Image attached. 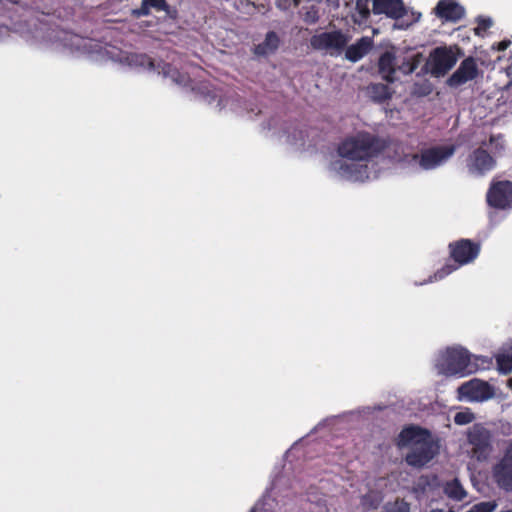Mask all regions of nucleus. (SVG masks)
<instances>
[{"instance_id": "nucleus-15", "label": "nucleus", "mask_w": 512, "mask_h": 512, "mask_svg": "<svg viewBox=\"0 0 512 512\" xmlns=\"http://www.w3.org/2000/svg\"><path fill=\"white\" fill-rule=\"evenodd\" d=\"M397 71L396 55L394 48L384 51L378 59V72L382 79L388 83L396 81L395 73Z\"/></svg>"}, {"instance_id": "nucleus-26", "label": "nucleus", "mask_w": 512, "mask_h": 512, "mask_svg": "<svg viewBox=\"0 0 512 512\" xmlns=\"http://www.w3.org/2000/svg\"><path fill=\"white\" fill-rule=\"evenodd\" d=\"M386 512H410L409 504L403 500H395L394 502L387 503L385 506Z\"/></svg>"}, {"instance_id": "nucleus-19", "label": "nucleus", "mask_w": 512, "mask_h": 512, "mask_svg": "<svg viewBox=\"0 0 512 512\" xmlns=\"http://www.w3.org/2000/svg\"><path fill=\"white\" fill-rule=\"evenodd\" d=\"M280 45V38L274 31H269L265 35V39L262 43H259L254 47V54L257 56H268L277 51Z\"/></svg>"}, {"instance_id": "nucleus-33", "label": "nucleus", "mask_w": 512, "mask_h": 512, "mask_svg": "<svg viewBox=\"0 0 512 512\" xmlns=\"http://www.w3.org/2000/svg\"><path fill=\"white\" fill-rule=\"evenodd\" d=\"M443 352H452V353H455V352H469L467 348L463 347L462 345L460 344H453V345H450V346H447Z\"/></svg>"}, {"instance_id": "nucleus-7", "label": "nucleus", "mask_w": 512, "mask_h": 512, "mask_svg": "<svg viewBox=\"0 0 512 512\" xmlns=\"http://www.w3.org/2000/svg\"><path fill=\"white\" fill-rule=\"evenodd\" d=\"M349 39V36L341 30H334L313 35L310 39V45L314 50L329 51L331 54V51L340 53L347 46Z\"/></svg>"}, {"instance_id": "nucleus-20", "label": "nucleus", "mask_w": 512, "mask_h": 512, "mask_svg": "<svg viewBox=\"0 0 512 512\" xmlns=\"http://www.w3.org/2000/svg\"><path fill=\"white\" fill-rule=\"evenodd\" d=\"M334 169L338 171L342 176H345L350 179L358 180L362 176L367 175V165H356V164H347L342 161H337L333 164Z\"/></svg>"}, {"instance_id": "nucleus-2", "label": "nucleus", "mask_w": 512, "mask_h": 512, "mask_svg": "<svg viewBox=\"0 0 512 512\" xmlns=\"http://www.w3.org/2000/svg\"><path fill=\"white\" fill-rule=\"evenodd\" d=\"M398 445L410 448L406 455V462L414 467L424 466L437 453L429 433L417 427L404 429L399 435Z\"/></svg>"}, {"instance_id": "nucleus-31", "label": "nucleus", "mask_w": 512, "mask_h": 512, "mask_svg": "<svg viewBox=\"0 0 512 512\" xmlns=\"http://www.w3.org/2000/svg\"><path fill=\"white\" fill-rule=\"evenodd\" d=\"M303 20L307 24H315L319 20L318 10L316 8L312 7L310 10H308L304 14Z\"/></svg>"}, {"instance_id": "nucleus-16", "label": "nucleus", "mask_w": 512, "mask_h": 512, "mask_svg": "<svg viewBox=\"0 0 512 512\" xmlns=\"http://www.w3.org/2000/svg\"><path fill=\"white\" fill-rule=\"evenodd\" d=\"M464 9L454 0H440L435 7L437 17L457 22L464 16Z\"/></svg>"}, {"instance_id": "nucleus-34", "label": "nucleus", "mask_w": 512, "mask_h": 512, "mask_svg": "<svg viewBox=\"0 0 512 512\" xmlns=\"http://www.w3.org/2000/svg\"><path fill=\"white\" fill-rule=\"evenodd\" d=\"M511 44V41L510 40H502L500 41L498 44H497V47L496 49L498 51H505L509 45Z\"/></svg>"}, {"instance_id": "nucleus-18", "label": "nucleus", "mask_w": 512, "mask_h": 512, "mask_svg": "<svg viewBox=\"0 0 512 512\" xmlns=\"http://www.w3.org/2000/svg\"><path fill=\"white\" fill-rule=\"evenodd\" d=\"M158 73L162 74L165 78H170L174 83L180 86H189L191 78L187 73L179 71L170 63L162 62L158 65Z\"/></svg>"}, {"instance_id": "nucleus-32", "label": "nucleus", "mask_w": 512, "mask_h": 512, "mask_svg": "<svg viewBox=\"0 0 512 512\" xmlns=\"http://www.w3.org/2000/svg\"><path fill=\"white\" fill-rule=\"evenodd\" d=\"M368 0H356V7L359 10L360 14L364 17L368 16L370 11L367 7Z\"/></svg>"}, {"instance_id": "nucleus-27", "label": "nucleus", "mask_w": 512, "mask_h": 512, "mask_svg": "<svg viewBox=\"0 0 512 512\" xmlns=\"http://www.w3.org/2000/svg\"><path fill=\"white\" fill-rule=\"evenodd\" d=\"M473 420L474 414L469 410L457 412L454 416V422L458 425H466L471 423Z\"/></svg>"}, {"instance_id": "nucleus-1", "label": "nucleus", "mask_w": 512, "mask_h": 512, "mask_svg": "<svg viewBox=\"0 0 512 512\" xmlns=\"http://www.w3.org/2000/svg\"><path fill=\"white\" fill-rule=\"evenodd\" d=\"M389 146L386 139L366 132L359 131L345 137L338 145L340 157L357 162H368L382 154Z\"/></svg>"}, {"instance_id": "nucleus-24", "label": "nucleus", "mask_w": 512, "mask_h": 512, "mask_svg": "<svg viewBox=\"0 0 512 512\" xmlns=\"http://www.w3.org/2000/svg\"><path fill=\"white\" fill-rule=\"evenodd\" d=\"M423 59V55L421 53H416L411 57L404 58L402 62L397 65V70H399L403 75L412 74L420 65Z\"/></svg>"}, {"instance_id": "nucleus-30", "label": "nucleus", "mask_w": 512, "mask_h": 512, "mask_svg": "<svg viewBox=\"0 0 512 512\" xmlns=\"http://www.w3.org/2000/svg\"><path fill=\"white\" fill-rule=\"evenodd\" d=\"M490 144L493 146L495 152H500L504 149V137L503 135H492L490 137Z\"/></svg>"}, {"instance_id": "nucleus-39", "label": "nucleus", "mask_w": 512, "mask_h": 512, "mask_svg": "<svg viewBox=\"0 0 512 512\" xmlns=\"http://www.w3.org/2000/svg\"><path fill=\"white\" fill-rule=\"evenodd\" d=\"M149 65H150V66H153V62H152V60H151V59H149Z\"/></svg>"}, {"instance_id": "nucleus-22", "label": "nucleus", "mask_w": 512, "mask_h": 512, "mask_svg": "<svg viewBox=\"0 0 512 512\" xmlns=\"http://www.w3.org/2000/svg\"><path fill=\"white\" fill-rule=\"evenodd\" d=\"M151 8L157 11H168L169 5L166 0H142L140 7L133 10V16L137 18L147 16Z\"/></svg>"}, {"instance_id": "nucleus-35", "label": "nucleus", "mask_w": 512, "mask_h": 512, "mask_svg": "<svg viewBox=\"0 0 512 512\" xmlns=\"http://www.w3.org/2000/svg\"><path fill=\"white\" fill-rule=\"evenodd\" d=\"M420 14H415L414 12H411V18L405 22L406 27L410 26L414 22H416L419 18Z\"/></svg>"}, {"instance_id": "nucleus-8", "label": "nucleus", "mask_w": 512, "mask_h": 512, "mask_svg": "<svg viewBox=\"0 0 512 512\" xmlns=\"http://www.w3.org/2000/svg\"><path fill=\"white\" fill-rule=\"evenodd\" d=\"M438 371L445 375H466L476 369L470 365L468 354H443L437 363Z\"/></svg>"}, {"instance_id": "nucleus-25", "label": "nucleus", "mask_w": 512, "mask_h": 512, "mask_svg": "<svg viewBox=\"0 0 512 512\" xmlns=\"http://www.w3.org/2000/svg\"><path fill=\"white\" fill-rule=\"evenodd\" d=\"M496 362L500 373L508 374L512 371V354H497Z\"/></svg>"}, {"instance_id": "nucleus-17", "label": "nucleus", "mask_w": 512, "mask_h": 512, "mask_svg": "<svg viewBox=\"0 0 512 512\" xmlns=\"http://www.w3.org/2000/svg\"><path fill=\"white\" fill-rule=\"evenodd\" d=\"M373 47V41L370 37L363 36L356 43L346 46L345 57L351 62H357L362 59Z\"/></svg>"}, {"instance_id": "nucleus-37", "label": "nucleus", "mask_w": 512, "mask_h": 512, "mask_svg": "<svg viewBox=\"0 0 512 512\" xmlns=\"http://www.w3.org/2000/svg\"><path fill=\"white\" fill-rule=\"evenodd\" d=\"M508 383H509V386H510V387H512V379H510V380L508 381Z\"/></svg>"}, {"instance_id": "nucleus-21", "label": "nucleus", "mask_w": 512, "mask_h": 512, "mask_svg": "<svg viewBox=\"0 0 512 512\" xmlns=\"http://www.w3.org/2000/svg\"><path fill=\"white\" fill-rule=\"evenodd\" d=\"M367 94L377 103H384L392 98V91L390 87L383 83H371L367 87Z\"/></svg>"}, {"instance_id": "nucleus-14", "label": "nucleus", "mask_w": 512, "mask_h": 512, "mask_svg": "<svg viewBox=\"0 0 512 512\" xmlns=\"http://www.w3.org/2000/svg\"><path fill=\"white\" fill-rule=\"evenodd\" d=\"M495 159L482 147L473 151L469 157V169L478 175H483L495 167Z\"/></svg>"}, {"instance_id": "nucleus-9", "label": "nucleus", "mask_w": 512, "mask_h": 512, "mask_svg": "<svg viewBox=\"0 0 512 512\" xmlns=\"http://www.w3.org/2000/svg\"><path fill=\"white\" fill-rule=\"evenodd\" d=\"M486 200L488 205L495 209L512 208V181H492Z\"/></svg>"}, {"instance_id": "nucleus-23", "label": "nucleus", "mask_w": 512, "mask_h": 512, "mask_svg": "<svg viewBox=\"0 0 512 512\" xmlns=\"http://www.w3.org/2000/svg\"><path fill=\"white\" fill-rule=\"evenodd\" d=\"M444 492L448 498L454 501H462L467 496V492L457 479L447 482L444 486Z\"/></svg>"}, {"instance_id": "nucleus-40", "label": "nucleus", "mask_w": 512, "mask_h": 512, "mask_svg": "<svg viewBox=\"0 0 512 512\" xmlns=\"http://www.w3.org/2000/svg\"><path fill=\"white\" fill-rule=\"evenodd\" d=\"M502 512H512L511 510H508V511H502Z\"/></svg>"}, {"instance_id": "nucleus-5", "label": "nucleus", "mask_w": 512, "mask_h": 512, "mask_svg": "<svg viewBox=\"0 0 512 512\" xmlns=\"http://www.w3.org/2000/svg\"><path fill=\"white\" fill-rule=\"evenodd\" d=\"M455 151L456 146L453 144L432 146L413 154L412 160L417 162L423 170H433L443 165Z\"/></svg>"}, {"instance_id": "nucleus-36", "label": "nucleus", "mask_w": 512, "mask_h": 512, "mask_svg": "<svg viewBox=\"0 0 512 512\" xmlns=\"http://www.w3.org/2000/svg\"><path fill=\"white\" fill-rule=\"evenodd\" d=\"M499 352H511L512 353V343L510 344V346L508 348L503 346Z\"/></svg>"}, {"instance_id": "nucleus-13", "label": "nucleus", "mask_w": 512, "mask_h": 512, "mask_svg": "<svg viewBox=\"0 0 512 512\" xmlns=\"http://www.w3.org/2000/svg\"><path fill=\"white\" fill-rule=\"evenodd\" d=\"M493 476L500 487L512 490V444L503 458L494 466Z\"/></svg>"}, {"instance_id": "nucleus-29", "label": "nucleus", "mask_w": 512, "mask_h": 512, "mask_svg": "<svg viewBox=\"0 0 512 512\" xmlns=\"http://www.w3.org/2000/svg\"><path fill=\"white\" fill-rule=\"evenodd\" d=\"M496 507H497V505L494 501L481 502L479 504L474 505L467 512H493ZM449 512H454V511L450 510Z\"/></svg>"}, {"instance_id": "nucleus-4", "label": "nucleus", "mask_w": 512, "mask_h": 512, "mask_svg": "<svg viewBox=\"0 0 512 512\" xmlns=\"http://www.w3.org/2000/svg\"><path fill=\"white\" fill-rule=\"evenodd\" d=\"M456 62L457 56L452 48L440 46L430 52L424 70L434 77H443L454 67Z\"/></svg>"}, {"instance_id": "nucleus-38", "label": "nucleus", "mask_w": 512, "mask_h": 512, "mask_svg": "<svg viewBox=\"0 0 512 512\" xmlns=\"http://www.w3.org/2000/svg\"><path fill=\"white\" fill-rule=\"evenodd\" d=\"M431 512H444L443 510H432Z\"/></svg>"}, {"instance_id": "nucleus-28", "label": "nucleus", "mask_w": 512, "mask_h": 512, "mask_svg": "<svg viewBox=\"0 0 512 512\" xmlns=\"http://www.w3.org/2000/svg\"><path fill=\"white\" fill-rule=\"evenodd\" d=\"M493 22L488 17H479L477 19V27L474 29L475 34L482 36L491 26Z\"/></svg>"}, {"instance_id": "nucleus-10", "label": "nucleus", "mask_w": 512, "mask_h": 512, "mask_svg": "<svg viewBox=\"0 0 512 512\" xmlns=\"http://www.w3.org/2000/svg\"><path fill=\"white\" fill-rule=\"evenodd\" d=\"M471 454L478 460L486 459L492 450L491 434L481 425H474L468 431Z\"/></svg>"}, {"instance_id": "nucleus-3", "label": "nucleus", "mask_w": 512, "mask_h": 512, "mask_svg": "<svg viewBox=\"0 0 512 512\" xmlns=\"http://www.w3.org/2000/svg\"><path fill=\"white\" fill-rule=\"evenodd\" d=\"M450 260L438 269L429 281L442 280L458 268L474 262L480 254L481 244L470 239L461 238L448 245Z\"/></svg>"}, {"instance_id": "nucleus-12", "label": "nucleus", "mask_w": 512, "mask_h": 512, "mask_svg": "<svg viewBox=\"0 0 512 512\" xmlns=\"http://www.w3.org/2000/svg\"><path fill=\"white\" fill-rule=\"evenodd\" d=\"M478 66L473 57L465 58L456 69V71L448 78L447 84L450 87H459L478 76Z\"/></svg>"}, {"instance_id": "nucleus-11", "label": "nucleus", "mask_w": 512, "mask_h": 512, "mask_svg": "<svg viewBox=\"0 0 512 512\" xmlns=\"http://www.w3.org/2000/svg\"><path fill=\"white\" fill-rule=\"evenodd\" d=\"M372 11L375 15H385L392 20L404 19L409 13L403 0H372Z\"/></svg>"}, {"instance_id": "nucleus-6", "label": "nucleus", "mask_w": 512, "mask_h": 512, "mask_svg": "<svg viewBox=\"0 0 512 512\" xmlns=\"http://www.w3.org/2000/svg\"><path fill=\"white\" fill-rule=\"evenodd\" d=\"M458 400L466 402H484L495 396L494 388L480 379H472L457 389Z\"/></svg>"}]
</instances>
